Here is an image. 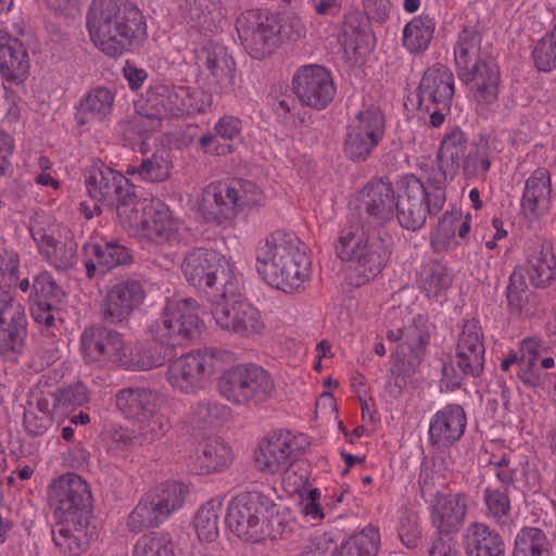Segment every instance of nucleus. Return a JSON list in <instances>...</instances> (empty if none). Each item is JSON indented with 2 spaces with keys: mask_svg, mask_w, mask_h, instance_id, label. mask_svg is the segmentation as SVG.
<instances>
[{
  "mask_svg": "<svg viewBox=\"0 0 556 556\" xmlns=\"http://www.w3.org/2000/svg\"><path fill=\"white\" fill-rule=\"evenodd\" d=\"M388 340L394 342L400 340L394 354H392L391 375L395 379V384L401 386L406 382V378L412 377L418 370L429 343L430 334L426 320L418 316L413 324L396 330L387 332Z\"/></svg>",
  "mask_w": 556,
  "mask_h": 556,
  "instance_id": "obj_15",
  "label": "nucleus"
},
{
  "mask_svg": "<svg viewBox=\"0 0 556 556\" xmlns=\"http://www.w3.org/2000/svg\"><path fill=\"white\" fill-rule=\"evenodd\" d=\"M492 47L483 40V35L476 25H465L458 33L454 46L456 71L468 68L492 56Z\"/></svg>",
  "mask_w": 556,
  "mask_h": 556,
  "instance_id": "obj_34",
  "label": "nucleus"
},
{
  "mask_svg": "<svg viewBox=\"0 0 556 556\" xmlns=\"http://www.w3.org/2000/svg\"><path fill=\"white\" fill-rule=\"evenodd\" d=\"M491 167L488 142H471L470 148L462 157L460 168L466 179L484 176Z\"/></svg>",
  "mask_w": 556,
  "mask_h": 556,
  "instance_id": "obj_50",
  "label": "nucleus"
},
{
  "mask_svg": "<svg viewBox=\"0 0 556 556\" xmlns=\"http://www.w3.org/2000/svg\"><path fill=\"white\" fill-rule=\"evenodd\" d=\"M50 500L58 520H75L88 525L91 508V492L87 482L76 473H66L54 480Z\"/></svg>",
  "mask_w": 556,
  "mask_h": 556,
  "instance_id": "obj_19",
  "label": "nucleus"
},
{
  "mask_svg": "<svg viewBox=\"0 0 556 556\" xmlns=\"http://www.w3.org/2000/svg\"><path fill=\"white\" fill-rule=\"evenodd\" d=\"M223 510V500L215 497L203 504L194 517V529L201 541L213 542L219 533V516Z\"/></svg>",
  "mask_w": 556,
  "mask_h": 556,
  "instance_id": "obj_48",
  "label": "nucleus"
},
{
  "mask_svg": "<svg viewBox=\"0 0 556 556\" xmlns=\"http://www.w3.org/2000/svg\"><path fill=\"white\" fill-rule=\"evenodd\" d=\"M85 185L91 199L116 211L119 222L126 217L137 200L135 186L119 172L110 167L92 166L85 175Z\"/></svg>",
  "mask_w": 556,
  "mask_h": 556,
  "instance_id": "obj_16",
  "label": "nucleus"
},
{
  "mask_svg": "<svg viewBox=\"0 0 556 556\" xmlns=\"http://www.w3.org/2000/svg\"><path fill=\"white\" fill-rule=\"evenodd\" d=\"M226 413L227 407L222 404L210 401H200L191 407L190 419L191 422L201 427L214 422Z\"/></svg>",
  "mask_w": 556,
  "mask_h": 556,
  "instance_id": "obj_61",
  "label": "nucleus"
},
{
  "mask_svg": "<svg viewBox=\"0 0 556 556\" xmlns=\"http://www.w3.org/2000/svg\"><path fill=\"white\" fill-rule=\"evenodd\" d=\"M311 262L305 244L292 232L275 231L256 249V269L273 288L298 290L308 278Z\"/></svg>",
  "mask_w": 556,
  "mask_h": 556,
  "instance_id": "obj_2",
  "label": "nucleus"
},
{
  "mask_svg": "<svg viewBox=\"0 0 556 556\" xmlns=\"http://www.w3.org/2000/svg\"><path fill=\"white\" fill-rule=\"evenodd\" d=\"M38 242L39 252L56 269L65 271L77 262V243L74 241L70 230L64 232V239L58 240L43 231L33 233Z\"/></svg>",
  "mask_w": 556,
  "mask_h": 556,
  "instance_id": "obj_35",
  "label": "nucleus"
},
{
  "mask_svg": "<svg viewBox=\"0 0 556 556\" xmlns=\"http://www.w3.org/2000/svg\"><path fill=\"white\" fill-rule=\"evenodd\" d=\"M86 527L75 520H58L52 529V539L59 551L66 556H79L85 552L89 544Z\"/></svg>",
  "mask_w": 556,
  "mask_h": 556,
  "instance_id": "obj_43",
  "label": "nucleus"
},
{
  "mask_svg": "<svg viewBox=\"0 0 556 556\" xmlns=\"http://www.w3.org/2000/svg\"><path fill=\"white\" fill-rule=\"evenodd\" d=\"M200 325L197 302L192 299L167 301L161 315L148 326L151 338L163 349L161 357H170L173 349L184 345L197 333Z\"/></svg>",
  "mask_w": 556,
  "mask_h": 556,
  "instance_id": "obj_10",
  "label": "nucleus"
},
{
  "mask_svg": "<svg viewBox=\"0 0 556 556\" xmlns=\"http://www.w3.org/2000/svg\"><path fill=\"white\" fill-rule=\"evenodd\" d=\"M65 293L56 285L48 271L38 274L33 281V293L29 296L30 315L39 326H45L49 331L54 327L55 316L60 312V304Z\"/></svg>",
  "mask_w": 556,
  "mask_h": 556,
  "instance_id": "obj_25",
  "label": "nucleus"
},
{
  "mask_svg": "<svg viewBox=\"0 0 556 556\" xmlns=\"http://www.w3.org/2000/svg\"><path fill=\"white\" fill-rule=\"evenodd\" d=\"M199 68L206 71L222 91H227L235 84L236 63L225 46L208 42L197 52Z\"/></svg>",
  "mask_w": 556,
  "mask_h": 556,
  "instance_id": "obj_29",
  "label": "nucleus"
},
{
  "mask_svg": "<svg viewBox=\"0 0 556 556\" xmlns=\"http://www.w3.org/2000/svg\"><path fill=\"white\" fill-rule=\"evenodd\" d=\"M470 231V217H462L460 213L446 212L439 223L437 232L431 237V242L435 244L440 240L450 239L457 235L464 239Z\"/></svg>",
  "mask_w": 556,
  "mask_h": 556,
  "instance_id": "obj_57",
  "label": "nucleus"
},
{
  "mask_svg": "<svg viewBox=\"0 0 556 556\" xmlns=\"http://www.w3.org/2000/svg\"><path fill=\"white\" fill-rule=\"evenodd\" d=\"M170 516V513L165 511L160 498L150 491L128 515L127 528L134 533H140L148 528H157Z\"/></svg>",
  "mask_w": 556,
  "mask_h": 556,
  "instance_id": "obj_39",
  "label": "nucleus"
},
{
  "mask_svg": "<svg viewBox=\"0 0 556 556\" xmlns=\"http://www.w3.org/2000/svg\"><path fill=\"white\" fill-rule=\"evenodd\" d=\"M126 174L148 182H162L169 177V166L162 156L152 155L139 164H129Z\"/></svg>",
  "mask_w": 556,
  "mask_h": 556,
  "instance_id": "obj_53",
  "label": "nucleus"
},
{
  "mask_svg": "<svg viewBox=\"0 0 556 556\" xmlns=\"http://www.w3.org/2000/svg\"><path fill=\"white\" fill-rule=\"evenodd\" d=\"M470 144L468 136L459 127L451 128L443 135L437 156L439 165L431 166L430 170L441 169L444 173L445 186L447 176L454 177L460 169L462 157Z\"/></svg>",
  "mask_w": 556,
  "mask_h": 556,
  "instance_id": "obj_36",
  "label": "nucleus"
},
{
  "mask_svg": "<svg viewBox=\"0 0 556 556\" xmlns=\"http://www.w3.org/2000/svg\"><path fill=\"white\" fill-rule=\"evenodd\" d=\"M551 543L545 532L535 527H523L515 539L513 556H549Z\"/></svg>",
  "mask_w": 556,
  "mask_h": 556,
  "instance_id": "obj_47",
  "label": "nucleus"
},
{
  "mask_svg": "<svg viewBox=\"0 0 556 556\" xmlns=\"http://www.w3.org/2000/svg\"><path fill=\"white\" fill-rule=\"evenodd\" d=\"M181 268L187 281L210 296H232L239 291L232 264L213 250L194 249L185 256Z\"/></svg>",
  "mask_w": 556,
  "mask_h": 556,
  "instance_id": "obj_8",
  "label": "nucleus"
},
{
  "mask_svg": "<svg viewBox=\"0 0 556 556\" xmlns=\"http://www.w3.org/2000/svg\"><path fill=\"white\" fill-rule=\"evenodd\" d=\"M455 353L460 362L466 361V366L484 368V342L482 328L478 320L468 319L464 323L462 331L458 334Z\"/></svg>",
  "mask_w": 556,
  "mask_h": 556,
  "instance_id": "obj_38",
  "label": "nucleus"
},
{
  "mask_svg": "<svg viewBox=\"0 0 556 556\" xmlns=\"http://www.w3.org/2000/svg\"><path fill=\"white\" fill-rule=\"evenodd\" d=\"M151 492L160 498L163 507H165V511L173 515L184 506L189 489L182 482L165 481L151 490Z\"/></svg>",
  "mask_w": 556,
  "mask_h": 556,
  "instance_id": "obj_56",
  "label": "nucleus"
},
{
  "mask_svg": "<svg viewBox=\"0 0 556 556\" xmlns=\"http://www.w3.org/2000/svg\"><path fill=\"white\" fill-rule=\"evenodd\" d=\"M532 59L538 71L545 73L554 71L556 68V40L545 34L534 45Z\"/></svg>",
  "mask_w": 556,
  "mask_h": 556,
  "instance_id": "obj_60",
  "label": "nucleus"
},
{
  "mask_svg": "<svg viewBox=\"0 0 556 556\" xmlns=\"http://www.w3.org/2000/svg\"><path fill=\"white\" fill-rule=\"evenodd\" d=\"M98 266L103 270H110L121 265H128L132 262L129 250L115 240H103L92 247Z\"/></svg>",
  "mask_w": 556,
  "mask_h": 556,
  "instance_id": "obj_52",
  "label": "nucleus"
},
{
  "mask_svg": "<svg viewBox=\"0 0 556 556\" xmlns=\"http://www.w3.org/2000/svg\"><path fill=\"white\" fill-rule=\"evenodd\" d=\"M467 556H505V542L501 534L482 522L470 523L465 533Z\"/></svg>",
  "mask_w": 556,
  "mask_h": 556,
  "instance_id": "obj_37",
  "label": "nucleus"
},
{
  "mask_svg": "<svg viewBox=\"0 0 556 556\" xmlns=\"http://www.w3.org/2000/svg\"><path fill=\"white\" fill-rule=\"evenodd\" d=\"M188 88L155 85L148 92L147 105L151 112L147 117L151 121V127L159 126L160 121L168 116L184 115V101L187 100Z\"/></svg>",
  "mask_w": 556,
  "mask_h": 556,
  "instance_id": "obj_30",
  "label": "nucleus"
},
{
  "mask_svg": "<svg viewBox=\"0 0 556 556\" xmlns=\"http://www.w3.org/2000/svg\"><path fill=\"white\" fill-rule=\"evenodd\" d=\"M80 349L87 363L106 362L128 370H149L164 363L160 355L134 354L122 333L104 326L86 328L80 336Z\"/></svg>",
  "mask_w": 556,
  "mask_h": 556,
  "instance_id": "obj_6",
  "label": "nucleus"
},
{
  "mask_svg": "<svg viewBox=\"0 0 556 556\" xmlns=\"http://www.w3.org/2000/svg\"><path fill=\"white\" fill-rule=\"evenodd\" d=\"M418 283L429 299L439 300L452 287L453 275L445 263L429 261L422 266Z\"/></svg>",
  "mask_w": 556,
  "mask_h": 556,
  "instance_id": "obj_44",
  "label": "nucleus"
},
{
  "mask_svg": "<svg viewBox=\"0 0 556 556\" xmlns=\"http://www.w3.org/2000/svg\"><path fill=\"white\" fill-rule=\"evenodd\" d=\"M53 425V415L26 409L24 413L23 426L30 437H41Z\"/></svg>",
  "mask_w": 556,
  "mask_h": 556,
  "instance_id": "obj_63",
  "label": "nucleus"
},
{
  "mask_svg": "<svg viewBox=\"0 0 556 556\" xmlns=\"http://www.w3.org/2000/svg\"><path fill=\"white\" fill-rule=\"evenodd\" d=\"M86 20L92 42L111 58L138 47L147 35L142 12L128 0H93Z\"/></svg>",
  "mask_w": 556,
  "mask_h": 556,
  "instance_id": "obj_1",
  "label": "nucleus"
},
{
  "mask_svg": "<svg viewBox=\"0 0 556 556\" xmlns=\"http://www.w3.org/2000/svg\"><path fill=\"white\" fill-rule=\"evenodd\" d=\"M264 204L265 194L255 182L232 179L210 184L202 192L199 212L207 224L228 227L239 213Z\"/></svg>",
  "mask_w": 556,
  "mask_h": 556,
  "instance_id": "obj_5",
  "label": "nucleus"
},
{
  "mask_svg": "<svg viewBox=\"0 0 556 556\" xmlns=\"http://www.w3.org/2000/svg\"><path fill=\"white\" fill-rule=\"evenodd\" d=\"M457 75L478 103L490 105L497 101L501 75L493 55L457 72Z\"/></svg>",
  "mask_w": 556,
  "mask_h": 556,
  "instance_id": "obj_26",
  "label": "nucleus"
},
{
  "mask_svg": "<svg viewBox=\"0 0 556 556\" xmlns=\"http://www.w3.org/2000/svg\"><path fill=\"white\" fill-rule=\"evenodd\" d=\"M434 30V17L428 13H421L404 26L402 45L412 54H422L428 50Z\"/></svg>",
  "mask_w": 556,
  "mask_h": 556,
  "instance_id": "obj_42",
  "label": "nucleus"
},
{
  "mask_svg": "<svg viewBox=\"0 0 556 556\" xmlns=\"http://www.w3.org/2000/svg\"><path fill=\"white\" fill-rule=\"evenodd\" d=\"M552 182L549 172L536 168L526 180L521 197V211L532 219L545 215L551 206Z\"/></svg>",
  "mask_w": 556,
  "mask_h": 556,
  "instance_id": "obj_32",
  "label": "nucleus"
},
{
  "mask_svg": "<svg viewBox=\"0 0 556 556\" xmlns=\"http://www.w3.org/2000/svg\"><path fill=\"white\" fill-rule=\"evenodd\" d=\"M233 294L228 295H215L214 298L218 299L213 307V317L216 324L225 330L235 331L236 324L239 321L242 306L245 303L242 300H236Z\"/></svg>",
  "mask_w": 556,
  "mask_h": 556,
  "instance_id": "obj_55",
  "label": "nucleus"
},
{
  "mask_svg": "<svg viewBox=\"0 0 556 556\" xmlns=\"http://www.w3.org/2000/svg\"><path fill=\"white\" fill-rule=\"evenodd\" d=\"M132 556H175L169 540L160 533L143 534L136 542Z\"/></svg>",
  "mask_w": 556,
  "mask_h": 556,
  "instance_id": "obj_59",
  "label": "nucleus"
},
{
  "mask_svg": "<svg viewBox=\"0 0 556 556\" xmlns=\"http://www.w3.org/2000/svg\"><path fill=\"white\" fill-rule=\"evenodd\" d=\"M518 378L530 389H543L545 386L546 375H543L536 362L531 359H519Z\"/></svg>",
  "mask_w": 556,
  "mask_h": 556,
  "instance_id": "obj_64",
  "label": "nucleus"
},
{
  "mask_svg": "<svg viewBox=\"0 0 556 556\" xmlns=\"http://www.w3.org/2000/svg\"><path fill=\"white\" fill-rule=\"evenodd\" d=\"M114 404L125 419L138 425L141 441L163 438L172 427L161 410L159 394L149 388H123L116 392Z\"/></svg>",
  "mask_w": 556,
  "mask_h": 556,
  "instance_id": "obj_9",
  "label": "nucleus"
},
{
  "mask_svg": "<svg viewBox=\"0 0 556 556\" xmlns=\"http://www.w3.org/2000/svg\"><path fill=\"white\" fill-rule=\"evenodd\" d=\"M144 300L141 282L136 279L122 280L104 296L100 314L104 323L117 325L125 321Z\"/></svg>",
  "mask_w": 556,
  "mask_h": 556,
  "instance_id": "obj_24",
  "label": "nucleus"
},
{
  "mask_svg": "<svg viewBox=\"0 0 556 556\" xmlns=\"http://www.w3.org/2000/svg\"><path fill=\"white\" fill-rule=\"evenodd\" d=\"M217 349L190 352L175 361L167 368V381L182 393H190L203 387L215 370L214 361L220 356Z\"/></svg>",
  "mask_w": 556,
  "mask_h": 556,
  "instance_id": "obj_21",
  "label": "nucleus"
},
{
  "mask_svg": "<svg viewBox=\"0 0 556 556\" xmlns=\"http://www.w3.org/2000/svg\"><path fill=\"white\" fill-rule=\"evenodd\" d=\"M386 134V117L378 105L364 104L346 126L343 152L353 162L370 157Z\"/></svg>",
  "mask_w": 556,
  "mask_h": 556,
  "instance_id": "obj_14",
  "label": "nucleus"
},
{
  "mask_svg": "<svg viewBox=\"0 0 556 556\" xmlns=\"http://www.w3.org/2000/svg\"><path fill=\"white\" fill-rule=\"evenodd\" d=\"M270 508H274V503L265 494L242 492L229 502L225 521L238 538L257 542L268 535L265 518Z\"/></svg>",
  "mask_w": 556,
  "mask_h": 556,
  "instance_id": "obj_13",
  "label": "nucleus"
},
{
  "mask_svg": "<svg viewBox=\"0 0 556 556\" xmlns=\"http://www.w3.org/2000/svg\"><path fill=\"white\" fill-rule=\"evenodd\" d=\"M466 426L465 409L459 404H446L430 420L429 442L438 448H447L463 437Z\"/></svg>",
  "mask_w": 556,
  "mask_h": 556,
  "instance_id": "obj_27",
  "label": "nucleus"
},
{
  "mask_svg": "<svg viewBox=\"0 0 556 556\" xmlns=\"http://www.w3.org/2000/svg\"><path fill=\"white\" fill-rule=\"evenodd\" d=\"M336 253L341 261L353 264L350 279L361 287L386 267L392 254V237L388 231L344 228L338 238Z\"/></svg>",
  "mask_w": 556,
  "mask_h": 556,
  "instance_id": "obj_4",
  "label": "nucleus"
},
{
  "mask_svg": "<svg viewBox=\"0 0 556 556\" xmlns=\"http://www.w3.org/2000/svg\"><path fill=\"white\" fill-rule=\"evenodd\" d=\"M114 98L106 87L92 88L79 101L78 123L86 124L91 118L103 119L112 112Z\"/></svg>",
  "mask_w": 556,
  "mask_h": 556,
  "instance_id": "obj_45",
  "label": "nucleus"
},
{
  "mask_svg": "<svg viewBox=\"0 0 556 556\" xmlns=\"http://www.w3.org/2000/svg\"><path fill=\"white\" fill-rule=\"evenodd\" d=\"M525 271L530 283L536 288H546L556 276V258L551 242L536 238L526 250Z\"/></svg>",
  "mask_w": 556,
  "mask_h": 556,
  "instance_id": "obj_28",
  "label": "nucleus"
},
{
  "mask_svg": "<svg viewBox=\"0 0 556 556\" xmlns=\"http://www.w3.org/2000/svg\"><path fill=\"white\" fill-rule=\"evenodd\" d=\"M446 201L444 173L429 170L425 180L417 176L404 175L396 181L395 218L406 230L421 229L427 217L438 215Z\"/></svg>",
  "mask_w": 556,
  "mask_h": 556,
  "instance_id": "obj_3",
  "label": "nucleus"
},
{
  "mask_svg": "<svg viewBox=\"0 0 556 556\" xmlns=\"http://www.w3.org/2000/svg\"><path fill=\"white\" fill-rule=\"evenodd\" d=\"M448 467L442 457H433L428 460L425 459L420 466V472L418 476V485L422 498L430 502L437 495H442L438 490L439 486L444 484L443 470H447Z\"/></svg>",
  "mask_w": 556,
  "mask_h": 556,
  "instance_id": "obj_46",
  "label": "nucleus"
},
{
  "mask_svg": "<svg viewBox=\"0 0 556 556\" xmlns=\"http://www.w3.org/2000/svg\"><path fill=\"white\" fill-rule=\"evenodd\" d=\"M292 86L300 102L317 111L326 109L337 91L330 72L316 64L301 66L293 76Z\"/></svg>",
  "mask_w": 556,
  "mask_h": 556,
  "instance_id": "obj_22",
  "label": "nucleus"
},
{
  "mask_svg": "<svg viewBox=\"0 0 556 556\" xmlns=\"http://www.w3.org/2000/svg\"><path fill=\"white\" fill-rule=\"evenodd\" d=\"M483 503L488 516L498 525H506L511 514V502L506 488L486 486L483 490Z\"/></svg>",
  "mask_w": 556,
  "mask_h": 556,
  "instance_id": "obj_54",
  "label": "nucleus"
},
{
  "mask_svg": "<svg viewBox=\"0 0 556 556\" xmlns=\"http://www.w3.org/2000/svg\"><path fill=\"white\" fill-rule=\"evenodd\" d=\"M462 359L454 356L448 357L447 362H443L441 367V388L446 391H455L459 389L466 378L479 377L483 371L479 368H475L473 366L470 368L466 366V361L460 362Z\"/></svg>",
  "mask_w": 556,
  "mask_h": 556,
  "instance_id": "obj_51",
  "label": "nucleus"
},
{
  "mask_svg": "<svg viewBox=\"0 0 556 556\" xmlns=\"http://www.w3.org/2000/svg\"><path fill=\"white\" fill-rule=\"evenodd\" d=\"M298 457V444L289 431H275L265 438L255 452L258 470L275 475L286 472Z\"/></svg>",
  "mask_w": 556,
  "mask_h": 556,
  "instance_id": "obj_23",
  "label": "nucleus"
},
{
  "mask_svg": "<svg viewBox=\"0 0 556 556\" xmlns=\"http://www.w3.org/2000/svg\"><path fill=\"white\" fill-rule=\"evenodd\" d=\"M29 70L24 45L8 31L0 29V76L3 80L21 84Z\"/></svg>",
  "mask_w": 556,
  "mask_h": 556,
  "instance_id": "obj_33",
  "label": "nucleus"
},
{
  "mask_svg": "<svg viewBox=\"0 0 556 556\" xmlns=\"http://www.w3.org/2000/svg\"><path fill=\"white\" fill-rule=\"evenodd\" d=\"M40 327L43 340L39 342L31 358V366L35 370H42L59 358V345L53 332L54 327H51L49 331L45 326Z\"/></svg>",
  "mask_w": 556,
  "mask_h": 556,
  "instance_id": "obj_58",
  "label": "nucleus"
},
{
  "mask_svg": "<svg viewBox=\"0 0 556 556\" xmlns=\"http://www.w3.org/2000/svg\"><path fill=\"white\" fill-rule=\"evenodd\" d=\"M18 281V258L0 253V354L21 353L27 336L24 307L12 300L10 291Z\"/></svg>",
  "mask_w": 556,
  "mask_h": 556,
  "instance_id": "obj_7",
  "label": "nucleus"
},
{
  "mask_svg": "<svg viewBox=\"0 0 556 556\" xmlns=\"http://www.w3.org/2000/svg\"><path fill=\"white\" fill-rule=\"evenodd\" d=\"M236 29L241 45L253 59H265L281 45L282 25L268 11H243L236 20Z\"/></svg>",
  "mask_w": 556,
  "mask_h": 556,
  "instance_id": "obj_12",
  "label": "nucleus"
},
{
  "mask_svg": "<svg viewBox=\"0 0 556 556\" xmlns=\"http://www.w3.org/2000/svg\"><path fill=\"white\" fill-rule=\"evenodd\" d=\"M238 320L233 332L240 336L260 333L264 327L260 312L249 303L243 304Z\"/></svg>",
  "mask_w": 556,
  "mask_h": 556,
  "instance_id": "obj_62",
  "label": "nucleus"
},
{
  "mask_svg": "<svg viewBox=\"0 0 556 556\" xmlns=\"http://www.w3.org/2000/svg\"><path fill=\"white\" fill-rule=\"evenodd\" d=\"M431 503V522L441 534L458 530L467 514V500L464 494L437 495Z\"/></svg>",
  "mask_w": 556,
  "mask_h": 556,
  "instance_id": "obj_31",
  "label": "nucleus"
},
{
  "mask_svg": "<svg viewBox=\"0 0 556 556\" xmlns=\"http://www.w3.org/2000/svg\"><path fill=\"white\" fill-rule=\"evenodd\" d=\"M454 92V75L447 66L437 63L425 71L418 86V110L429 116L432 127L444 124Z\"/></svg>",
  "mask_w": 556,
  "mask_h": 556,
  "instance_id": "obj_17",
  "label": "nucleus"
},
{
  "mask_svg": "<svg viewBox=\"0 0 556 556\" xmlns=\"http://www.w3.org/2000/svg\"><path fill=\"white\" fill-rule=\"evenodd\" d=\"M359 228L367 231H387L384 227L395 218L396 186L388 178H371L357 195Z\"/></svg>",
  "mask_w": 556,
  "mask_h": 556,
  "instance_id": "obj_18",
  "label": "nucleus"
},
{
  "mask_svg": "<svg viewBox=\"0 0 556 556\" xmlns=\"http://www.w3.org/2000/svg\"><path fill=\"white\" fill-rule=\"evenodd\" d=\"M379 547V529L369 525L343 543L337 556H377Z\"/></svg>",
  "mask_w": 556,
  "mask_h": 556,
  "instance_id": "obj_49",
  "label": "nucleus"
},
{
  "mask_svg": "<svg viewBox=\"0 0 556 556\" xmlns=\"http://www.w3.org/2000/svg\"><path fill=\"white\" fill-rule=\"evenodd\" d=\"M507 306L510 315L518 318L533 317L539 307L536 294L528 290L521 270H514L506 289Z\"/></svg>",
  "mask_w": 556,
  "mask_h": 556,
  "instance_id": "obj_40",
  "label": "nucleus"
},
{
  "mask_svg": "<svg viewBox=\"0 0 556 556\" xmlns=\"http://www.w3.org/2000/svg\"><path fill=\"white\" fill-rule=\"evenodd\" d=\"M119 223L138 240L157 244L169 241L177 231L169 208L160 201L144 206L141 211L131 205Z\"/></svg>",
  "mask_w": 556,
  "mask_h": 556,
  "instance_id": "obj_20",
  "label": "nucleus"
},
{
  "mask_svg": "<svg viewBox=\"0 0 556 556\" xmlns=\"http://www.w3.org/2000/svg\"><path fill=\"white\" fill-rule=\"evenodd\" d=\"M218 389L229 402L248 405L269 399L275 391V383L263 367L255 364H241L220 376Z\"/></svg>",
  "mask_w": 556,
  "mask_h": 556,
  "instance_id": "obj_11",
  "label": "nucleus"
},
{
  "mask_svg": "<svg viewBox=\"0 0 556 556\" xmlns=\"http://www.w3.org/2000/svg\"><path fill=\"white\" fill-rule=\"evenodd\" d=\"M232 462L231 448L220 438H207L197 451L194 466L202 473L219 471Z\"/></svg>",
  "mask_w": 556,
  "mask_h": 556,
  "instance_id": "obj_41",
  "label": "nucleus"
}]
</instances>
